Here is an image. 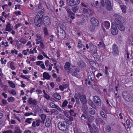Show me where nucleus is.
I'll return each mask as SVG.
<instances>
[{
  "label": "nucleus",
  "mask_w": 133,
  "mask_h": 133,
  "mask_svg": "<svg viewBox=\"0 0 133 133\" xmlns=\"http://www.w3.org/2000/svg\"><path fill=\"white\" fill-rule=\"evenodd\" d=\"M14 63L13 62H12L10 63V66L12 70H14L15 69V67L14 65Z\"/></svg>",
  "instance_id": "nucleus-43"
},
{
  "label": "nucleus",
  "mask_w": 133,
  "mask_h": 133,
  "mask_svg": "<svg viewBox=\"0 0 133 133\" xmlns=\"http://www.w3.org/2000/svg\"><path fill=\"white\" fill-rule=\"evenodd\" d=\"M51 121L49 118H48L46 119V122L45 123L46 126L47 127H49L50 125Z\"/></svg>",
  "instance_id": "nucleus-24"
},
{
  "label": "nucleus",
  "mask_w": 133,
  "mask_h": 133,
  "mask_svg": "<svg viewBox=\"0 0 133 133\" xmlns=\"http://www.w3.org/2000/svg\"><path fill=\"white\" fill-rule=\"evenodd\" d=\"M78 96L82 103L83 104H86L87 103L86 97L85 95H82L79 93H78Z\"/></svg>",
  "instance_id": "nucleus-8"
},
{
  "label": "nucleus",
  "mask_w": 133,
  "mask_h": 133,
  "mask_svg": "<svg viewBox=\"0 0 133 133\" xmlns=\"http://www.w3.org/2000/svg\"><path fill=\"white\" fill-rule=\"evenodd\" d=\"M70 66V64L69 62H67L66 63L65 65H64V69L65 70H69V69Z\"/></svg>",
  "instance_id": "nucleus-27"
},
{
  "label": "nucleus",
  "mask_w": 133,
  "mask_h": 133,
  "mask_svg": "<svg viewBox=\"0 0 133 133\" xmlns=\"http://www.w3.org/2000/svg\"><path fill=\"white\" fill-rule=\"evenodd\" d=\"M68 5L69 6H72L78 5L79 3V0H66Z\"/></svg>",
  "instance_id": "nucleus-5"
},
{
  "label": "nucleus",
  "mask_w": 133,
  "mask_h": 133,
  "mask_svg": "<svg viewBox=\"0 0 133 133\" xmlns=\"http://www.w3.org/2000/svg\"><path fill=\"white\" fill-rule=\"evenodd\" d=\"M127 97V99H126L125 101L129 102H131L133 101V97L130 94H129Z\"/></svg>",
  "instance_id": "nucleus-25"
},
{
  "label": "nucleus",
  "mask_w": 133,
  "mask_h": 133,
  "mask_svg": "<svg viewBox=\"0 0 133 133\" xmlns=\"http://www.w3.org/2000/svg\"><path fill=\"white\" fill-rule=\"evenodd\" d=\"M129 94L127 91H124L122 93V95L123 98L126 100L127 99V96L129 95Z\"/></svg>",
  "instance_id": "nucleus-21"
},
{
  "label": "nucleus",
  "mask_w": 133,
  "mask_h": 133,
  "mask_svg": "<svg viewBox=\"0 0 133 133\" xmlns=\"http://www.w3.org/2000/svg\"><path fill=\"white\" fill-rule=\"evenodd\" d=\"M39 15V14H38ZM37 15L35 18L34 21L36 26L38 27H40L43 24V15Z\"/></svg>",
  "instance_id": "nucleus-1"
},
{
  "label": "nucleus",
  "mask_w": 133,
  "mask_h": 133,
  "mask_svg": "<svg viewBox=\"0 0 133 133\" xmlns=\"http://www.w3.org/2000/svg\"><path fill=\"white\" fill-rule=\"evenodd\" d=\"M105 129V130L108 132H110L111 131V128L109 125L106 126Z\"/></svg>",
  "instance_id": "nucleus-36"
},
{
  "label": "nucleus",
  "mask_w": 133,
  "mask_h": 133,
  "mask_svg": "<svg viewBox=\"0 0 133 133\" xmlns=\"http://www.w3.org/2000/svg\"><path fill=\"white\" fill-rule=\"evenodd\" d=\"M90 51L92 53L97 52V47L94 45H91L90 46Z\"/></svg>",
  "instance_id": "nucleus-15"
},
{
  "label": "nucleus",
  "mask_w": 133,
  "mask_h": 133,
  "mask_svg": "<svg viewBox=\"0 0 133 133\" xmlns=\"http://www.w3.org/2000/svg\"><path fill=\"white\" fill-rule=\"evenodd\" d=\"M44 97L47 99H50V97L47 94L44 96Z\"/></svg>",
  "instance_id": "nucleus-61"
},
{
  "label": "nucleus",
  "mask_w": 133,
  "mask_h": 133,
  "mask_svg": "<svg viewBox=\"0 0 133 133\" xmlns=\"http://www.w3.org/2000/svg\"><path fill=\"white\" fill-rule=\"evenodd\" d=\"M51 112L52 113H54V114H57V113H58V111L55 109L52 110Z\"/></svg>",
  "instance_id": "nucleus-57"
},
{
  "label": "nucleus",
  "mask_w": 133,
  "mask_h": 133,
  "mask_svg": "<svg viewBox=\"0 0 133 133\" xmlns=\"http://www.w3.org/2000/svg\"><path fill=\"white\" fill-rule=\"evenodd\" d=\"M92 24L95 26L98 27L99 26V22L98 20L95 18H92L90 20Z\"/></svg>",
  "instance_id": "nucleus-10"
},
{
  "label": "nucleus",
  "mask_w": 133,
  "mask_h": 133,
  "mask_svg": "<svg viewBox=\"0 0 133 133\" xmlns=\"http://www.w3.org/2000/svg\"><path fill=\"white\" fill-rule=\"evenodd\" d=\"M2 133H12V131L11 130H9L5 131H4Z\"/></svg>",
  "instance_id": "nucleus-50"
},
{
  "label": "nucleus",
  "mask_w": 133,
  "mask_h": 133,
  "mask_svg": "<svg viewBox=\"0 0 133 133\" xmlns=\"http://www.w3.org/2000/svg\"><path fill=\"white\" fill-rule=\"evenodd\" d=\"M92 127L93 128V129L95 130H98V128L94 124H92Z\"/></svg>",
  "instance_id": "nucleus-49"
},
{
  "label": "nucleus",
  "mask_w": 133,
  "mask_h": 133,
  "mask_svg": "<svg viewBox=\"0 0 133 133\" xmlns=\"http://www.w3.org/2000/svg\"><path fill=\"white\" fill-rule=\"evenodd\" d=\"M30 60L34 61H35L34 56L33 57L32 56L30 55Z\"/></svg>",
  "instance_id": "nucleus-58"
},
{
  "label": "nucleus",
  "mask_w": 133,
  "mask_h": 133,
  "mask_svg": "<svg viewBox=\"0 0 133 133\" xmlns=\"http://www.w3.org/2000/svg\"><path fill=\"white\" fill-rule=\"evenodd\" d=\"M89 11H90V12L91 11V10L90 9H86L85 8H83V11L84 13H89Z\"/></svg>",
  "instance_id": "nucleus-35"
},
{
  "label": "nucleus",
  "mask_w": 133,
  "mask_h": 133,
  "mask_svg": "<svg viewBox=\"0 0 133 133\" xmlns=\"http://www.w3.org/2000/svg\"><path fill=\"white\" fill-rule=\"evenodd\" d=\"M63 113L64 115L66 117H68L69 116V115L68 114L67 112L65 110H64V111H63Z\"/></svg>",
  "instance_id": "nucleus-63"
},
{
  "label": "nucleus",
  "mask_w": 133,
  "mask_h": 133,
  "mask_svg": "<svg viewBox=\"0 0 133 133\" xmlns=\"http://www.w3.org/2000/svg\"><path fill=\"white\" fill-rule=\"evenodd\" d=\"M65 9L66 10L68 14H69V15H74L75 14L72 12L71 10V9L70 7L68 6H66Z\"/></svg>",
  "instance_id": "nucleus-14"
},
{
  "label": "nucleus",
  "mask_w": 133,
  "mask_h": 133,
  "mask_svg": "<svg viewBox=\"0 0 133 133\" xmlns=\"http://www.w3.org/2000/svg\"><path fill=\"white\" fill-rule=\"evenodd\" d=\"M96 119L97 120L98 123L103 126H104L105 122L101 118H97Z\"/></svg>",
  "instance_id": "nucleus-20"
},
{
  "label": "nucleus",
  "mask_w": 133,
  "mask_h": 133,
  "mask_svg": "<svg viewBox=\"0 0 133 133\" xmlns=\"http://www.w3.org/2000/svg\"><path fill=\"white\" fill-rule=\"evenodd\" d=\"M59 129L63 131H66L68 130L67 125L65 124L64 122L60 121L58 124Z\"/></svg>",
  "instance_id": "nucleus-2"
},
{
  "label": "nucleus",
  "mask_w": 133,
  "mask_h": 133,
  "mask_svg": "<svg viewBox=\"0 0 133 133\" xmlns=\"http://www.w3.org/2000/svg\"><path fill=\"white\" fill-rule=\"evenodd\" d=\"M62 79L61 77H59L57 78L56 79V81L58 82H60L61 81V80Z\"/></svg>",
  "instance_id": "nucleus-62"
},
{
  "label": "nucleus",
  "mask_w": 133,
  "mask_h": 133,
  "mask_svg": "<svg viewBox=\"0 0 133 133\" xmlns=\"http://www.w3.org/2000/svg\"><path fill=\"white\" fill-rule=\"evenodd\" d=\"M93 101L96 106L100 107L102 105V101L99 97L97 96L93 97Z\"/></svg>",
  "instance_id": "nucleus-4"
},
{
  "label": "nucleus",
  "mask_w": 133,
  "mask_h": 133,
  "mask_svg": "<svg viewBox=\"0 0 133 133\" xmlns=\"http://www.w3.org/2000/svg\"><path fill=\"white\" fill-rule=\"evenodd\" d=\"M43 23L45 26L48 25L50 23V18L48 16H45L43 18Z\"/></svg>",
  "instance_id": "nucleus-9"
},
{
  "label": "nucleus",
  "mask_w": 133,
  "mask_h": 133,
  "mask_svg": "<svg viewBox=\"0 0 133 133\" xmlns=\"http://www.w3.org/2000/svg\"><path fill=\"white\" fill-rule=\"evenodd\" d=\"M105 23V26L107 29H108L109 28L110 26V23L107 21H105L104 22Z\"/></svg>",
  "instance_id": "nucleus-33"
},
{
  "label": "nucleus",
  "mask_w": 133,
  "mask_h": 133,
  "mask_svg": "<svg viewBox=\"0 0 133 133\" xmlns=\"http://www.w3.org/2000/svg\"><path fill=\"white\" fill-rule=\"evenodd\" d=\"M8 83L9 84L10 86L11 87L14 88L15 87V85L14 83L11 81H9L8 82Z\"/></svg>",
  "instance_id": "nucleus-34"
},
{
  "label": "nucleus",
  "mask_w": 133,
  "mask_h": 133,
  "mask_svg": "<svg viewBox=\"0 0 133 133\" xmlns=\"http://www.w3.org/2000/svg\"><path fill=\"white\" fill-rule=\"evenodd\" d=\"M37 99L30 98H29L28 103L30 104H32L33 105H35L37 104Z\"/></svg>",
  "instance_id": "nucleus-11"
},
{
  "label": "nucleus",
  "mask_w": 133,
  "mask_h": 133,
  "mask_svg": "<svg viewBox=\"0 0 133 133\" xmlns=\"http://www.w3.org/2000/svg\"><path fill=\"white\" fill-rule=\"evenodd\" d=\"M93 55V56L95 59L96 61H97V59H98V55L97 52H94L93 53H92Z\"/></svg>",
  "instance_id": "nucleus-31"
},
{
  "label": "nucleus",
  "mask_w": 133,
  "mask_h": 133,
  "mask_svg": "<svg viewBox=\"0 0 133 133\" xmlns=\"http://www.w3.org/2000/svg\"><path fill=\"white\" fill-rule=\"evenodd\" d=\"M99 130H95L93 129L92 131H91L90 132L91 133H99L98 131Z\"/></svg>",
  "instance_id": "nucleus-59"
},
{
  "label": "nucleus",
  "mask_w": 133,
  "mask_h": 133,
  "mask_svg": "<svg viewBox=\"0 0 133 133\" xmlns=\"http://www.w3.org/2000/svg\"><path fill=\"white\" fill-rule=\"evenodd\" d=\"M120 6L122 12L124 13H125L126 9V6L122 5H121Z\"/></svg>",
  "instance_id": "nucleus-32"
},
{
  "label": "nucleus",
  "mask_w": 133,
  "mask_h": 133,
  "mask_svg": "<svg viewBox=\"0 0 133 133\" xmlns=\"http://www.w3.org/2000/svg\"><path fill=\"white\" fill-rule=\"evenodd\" d=\"M41 122L40 119H38L36 121V124L37 127H38L40 125V123Z\"/></svg>",
  "instance_id": "nucleus-47"
},
{
  "label": "nucleus",
  "mask_w": 133,
  "mask_h": 133,
  "mask_svg": "<svg viewBox=\"0 0 133 133\" xmlns=\"http://www.w3.org/2000/svg\"><path fill=\"white\" fill-rule=\"evenodd\" d=\"M54 97L56 99L59 100L61 99V96L58 93H56L54 94Z\"/></svg>",
  "instance_id": "nucleus-28"
},
{
  "label": "nucleus",
  "mask_w": 133,
  "mask_h": 133,
  "mask_svg": "<svg viewBox=\"0 0 133 133\" xmlns=\"http://www.w3.org/2000/svg\"><path fill=\"white\" fill-rule=\"evenodd\" d=\"M69 112L70 114V115H71L72 116L73 115L74 113V111L72 109H71L69 111Z\"/></svg>",
  "instance_id": "nucleus-56"
},
{
  "label": "nucleus",
  "mask_w": 133,
  "mask_h": 133,
  "mask_svg": "<svg viewBox=\"0 0 133 133\" xmlns=\"http://www.w3.org/2000/svg\"><path fill=\"white\" fill-rule=\"evenodd\" d=\"M2 103L4 105H6L8 104V102L7 101L4 99H3L2 100Z\"/></svg>",
  "instance_id": "nucleus-48"
},
{
  "label": "nucleus",
  "mask_w": 133,
  "mask_h": 133,
  "mask_svg": "<svg viewBox=\"0 0 133 133\" xmlns=\"http://www.w3.org/2000/svg\"><path fill=\"white\" fill-rule=\"evenodd\" d=\"M44 31L45 34L46 35H48V31L47 30V28H44Z\"/></svg>",
  "instance_id": "nucleus-51"
},
{
  "label": "nucleus",
  "mask_w": 133,
  "mask_h": 133,
  "mask_svg": "<svg viewBox=\"0 0 133 133\" xmlns=\"http://www.w3.org/2000/svg\"><path fill=\"white\" fill-rule=\"evenodd\" d=\"M76 6L72 7V11L74 13H77L78 11H80V10H79V6Z\"/></svg>",
  "instance_id": "nucleus-16"
},
{
  "label": "nucleus",
  "mask_w": 133,
  "mask_h": 133,
  "mask_svg": "<svg viewBox=\"0 0 133 133\" xmlns=\"http://www.w3.org/2000/svg\"><path fill=\"white\" fill-rule=\"evenodd\" d=\"M112 53L114 55L116 56L119 55V51L117 44H114L112 46Z\"/></svg>",
  "instance_id": "nucleus-6"
},
{
  "label": "nucleus",
  "mask_w": 133,
  "mask_h": 133,
  "mask_svg": "<svg viewBox=\"0 0 133 133\" xmlns=\"http://www.w3.org/2000/svg\"><path fill=\"white\" fill-rule=\"evenodd\" d=\"M105 3L107 10L109 11L111 10L112 9L111 2L109 0H106Z\"/></svg>",
  "instance_id": "nucleus-12"
},
{
  "label": "nucleus",
  "mask_w": 133,
  "mask_h": 133,
  "mask_svg": "<svg viewBox=\"0 0 133 133\" xmlns=\"http://www.w3.org/2000/svg\"><path fill=\"white\" fill-rule=\"evenodd\" d=\"M111 31L112 35H116L118 34V30L116 26L112 23Z\"/></svg>",
  "instance_id": "nucleus-7"
},
{
  "label": "nucleus",
  "mask_w": 133,
  "mask_h": 133,
  "mask_svg": "<svg viewBox=\"0 0 133 133\" xmlns=\"http://www.w3.org/2000/svg\"><path fill=\"white\" fill-rule=\"evenodd\" d=\"M88 111L89 113L91 115H94L95 114V111L93 108H90L89 109Z\"/></svg>",
  "instance_id": "nucleus-26"
},
{
  "label": "nucleus",
  "mask_w": 133,
  "mask_h": 133,
  "mask_svg": "<svg viewBox=\"0 0 133 133\" xmlns=\"http://www.w3.org/2000/svg\"><path fill=\"white\" fill-rule=\"evenodd\" d=\"M64 1H60L59 2V3L60 4H61V7H62V6H63L64 5Z\"/></svg>",
  "instance_id": "nucleus-60"
},
{
  "label": "nucleus",
  "mask_w": 133,
  "mask_h": 133,
  "mask_svg": "<svg viewBox=\"0 0 133 133\" xmlns=\"http://www.w3.org/2000/svg\"><path fill=\"white\" fill-rule=\"evenodd\" d=\"M37 58L39 59L42 60L43 59L44 57L42 55H41L38 56Z\"/></svg>",
  "instance_id": "nucleus-55"
},
{
  "label": "nucleus",
  "mask_w": 133,
  "mask_h": 133,
  "mask_svg": "<svg viewBox=\"0 0 133 133\" xmlns=\"http://www.w3.org/2000/svg\"><path fill=\"white\" fill-rule=\"evenodd\" d=\"M59 89L62 91H63L64 89L63 85H60L59 86Z\"/></svg>",
  "instance_id": "nucleus-64"
},
{
  "label": "nucleus",
  "mask_w": 133,
  "mask_h": 133,
  "mask_svg": "<svg viewBox=\"0 0 133 133\" xmlns=\"http://www.w3.org/2000/svg\"><path fill=\"white\" fill-rule=\"evenodd\" d=\"M44 9H42L41 11V12H38L37 15H38L39 16V15L38 14H39V15H43V13H44Z\"/></svg>",
  "instance_id": "nucleus-53"
},
{
  "label": "nucleus",
  "mask_w": 133,
  "mask_h": 133,
  "mask_svg": "<svg viewBox=\"0 0 133 133\" xmlns=\"http://www.w3.org/2000/svg\"><path fill=\"white\" fill-rule=\"evenodd\" d=\"M77 63L78 66L81 68H84L86 66L85 63L82 61H78Z\"/></svg>",
  "instance_id": "nucleus-13"
},
{
  "label": "nucleus",
  "mask_w": 133,
  "mask_h": 133,
  "mask_svg": "<svg viewBox=\"0 0 133 133\" xmlns=\"http://www.w3.org/2000/svg\"><path fill=\"white\" fill-rule=\"evenodd\" d=\"M11 24L9 23H7V24L6 26V28L5 30L6 31H8L9 32H10L12 30V29L11 28Z\"/></svg>",
  "instance_id": "nucleus-18"
},
{
  "label": "nucleus",
  "mask_w": 133,
  "mask_h": 133,
  "mask_svg": "<svg viewBox=\"0 0 133 133\" xmlns=\"http://www.w3.org/2000/svg\"><path fill=\"white\" fill-rule=\"evenodd\" d=\"M114 21L115 24L120 30L122 31H124L125 28L123 25L122 23L121 20H115Z\"/></svg>",
  "instance_id": "nucleus-3"
},
{
  "label": "nucleus",
  "mask_w": 133,
  "mask_h": 133,
  "mask_svg": "<svg viewBox=\"0 0 133 133\" xmlns=\"http://www.w3.org/2000/svg\"><path fill=\"white\" fill-rule=\"evenodd\" d=\"M78 95L77 94H75V95L74 97L76 99V103L78 104H79V101L78 98Z\"/></svg>",
  "instance_id": "nucleus-30"
},
{
  "label": "nucleus",
  "mask_w": 133,
  "mask_h": 133,
  "mask_svg": "<svg viewBox=\"0 0 133 133\" xmlns=\"http://www.w3.org/2000/svg\"><path fill=\"white\" fill-rule=\"evenodd\" d=\"M113 16L115 18V20H121V16L118 14H115L113 15Z\"/></svg>",
  "instance_id": "nucleus-23"
},
{
  "label": "nucleus",
  "mask_w": 133,
  "mask_h": 133,
  "mask_svg": "<svg viewBox=\"0 0 133 133\" xmlns=\"http://www.w3.org/2000/svg\"><path fill=\"white\" fill-rule=\"evenodd\" d=\"M50 107L52 108H55L56 105L53 102H51L50 103Z\"/></svg>",
  "instance_id": "nucleus-44"
},
{
  "label": "nucleus",
  "mask_w": 133,
  "mask_h": 133,
  "mask_svg": "<svg viewBox=\"0 0 133 133\" xmlns=\"http://www.w3.org/2000/svg\"><path fill=\"white\" fill-rule=\"evenodd\" d=\"M96 105L94 104V103H92L90 106L94 109H96L97 108V107L96 106Z\"/></svg>",
  "instance_id": "nucleus-54"
},
{
  "label": "nucleus",
  "mask_w": 133,
  "mask_h": 133,
  "mask_svg": "<svg viewBox=\"0 0 133 133\" xmlns=\"http://www.w3.org/2000/svg\"><path fill=\"white\" fill-rule=\"evenodd\" d=\"M78 48H82L83 47H84V46L83 45L82 43H81V41H79L78 42Z\"/></svg>",
  "instance_id": "nucleus-38"
},
{
  "label": "nucleus",
  "mask_w": 133,
  "mask_h": 133,
  "mask_svg": "<svg viewBox=\"0 0 133 133\" xmlns=\"http://www.w3.org/2000/svg\"><path fill=\"white\" fill-rule=\"evenodd\" d=\"M98 27L91 24L89 27V29L90 31L93 32L95 31L96 29Z\"/></svg>",
  "instance_id": "nucleus-17"
},
{
  "label": "nucleus",
  "mask_w": 133,
  "mask_h": 133,
  "mask_svg": "<svg viewBox=\"0 0 133 133\" xmlns=\"http://www.w3.org/2000/svg\"><path fill=\"white\" fill-rule=\"evenodd\" d=\"M22 131L20 130L19 127H16L15 128V130L14 133H22Z\"/></svg>",
  "instance_id": "nucleus-22"
},
{
  "label": "nucleus",
  "mask_w": 133,
  "mask_h": 133,
  "mask_svg": "<svg viewBox=\"0 0 133 133\" xmlns=\"http://www.w3.org/2000/svg\"><path fill=\"white\" fill-rule=\"evenodd\" d=\"M32 119L31 118H27L26 119L25 122L28 123L30 124L32 121Z\"/></svg>",
  "instance_id": "nucleus-39"
},
{
  "label": "nucleus",
  "mask_w": 133,
  "mask_h": 133,
  "mask_svg": "<svg viewBox=\"0 0 133 133\" xmlns=\"http://www.w3.org/2000/svg\"><path fill=\"white\" fill-rule=\"evenodd\" d=\"M68 103V101L67 100H65L62 104V107H64L66 106Z\"/></svg>",
  "instance_id": "nucleus-42"
},
{
  "label": "nucleus",
  "mask_w": 133,
  "mask_h": 133,
  "mask_svg": "<svg viewBox=\"0 0 133 133\" xmlns=\"http://www.w3.org/2000/svg\"><path fill=\"white\" fill-rule=\"evenodd\" d=\"M87 125H88L90 131V132H91L93 130V128L92 127V126H91V125L90 124H89V123H87Z\"/></svg>",
  "instance_id": "nucleus-52"
},
{
  "label": "nucleus",
  "mask_w": 133,
  "mask_h": 133,
  "mask_svg": "<svg viewBox=\"0 0 133 133\" xmlns=\"http://www.w3.org/2000/svg\"><path fill=\"white\" fill-rule=\"evenodd\" d=\"M20 42L22 43L25 44L26 42V40L23 38H21L19 40Z\"/></svg>",
  "instance_id": "nucleus-45"
},
{
  "label": "nucleus",
  "mask_w": 133,
  "mask_h": 133,
  "mask_svg": "<svg viewBox=\"0 0 133 133\" xmlns=\"http://www.w3.org/2000/svg\"><path fill=\"white\" fill-rule=\"evenodd\" d=\"M100 114L104 119H107V116L103 111H100Z\"/></svg>",
  "instance_id": "nucleus-29"
},
{
  "label": "nucleus",
  "mask_w": 133,
  "mask_h": 133,
  "mask_svg": "<svg viewBox=\"0 0 133 133\" xmlns=\"http://www.w3.org/2000/svg\"><path fill=\"white\" fill-rule=\"evenodd\" d=\"M63 121L64 122V123H66L67 124L69 125L71 124H72L71 121L69 120L68 119H65V121Z\"/></svg>",
  "instance_id": "nucleus-41"
},
{
  "label": "nucleus",
  "mask_w": 133,
  "mask_h": 133,
  "mask_svg": "<svg viewBox=\"0 0 133 133\" xmlns=\"http://www.w3.org/2000/svg\"><path fill=\"white\" fill-rule=\"evenodd\" d=\"M7 100L9 102H13L14 101L15 99L13 97H10L8 98Z\"/></svg>",
  "instance_id": "nucleus-40"
},
{
  "label": "nucleus",
  "mask_w": 133,
  "mask_h": 133,
  "mask_svg": "<svg viewBox=\"0 0 133 133\" xmlns=\"http://www.w3.org/2000/svg\"><path fill=\"white\" fill-rule=\"evenodd\" d=\"M43 76L44 78L47 79H50L51 77L49 75L48 73L46 72H45L43 73Z\"/></svg>",
  "instance_id": "nucleus-19"
},
{
  "label": "nucleus",
  "mask_w": 133,
  "mask_h": 133,
  "mask_svg": "<svg viewBox=\"0 0 133 133\" xmlns=\"http://www.w3.org/2000/svg\"><path fill=\"white\" fill-rule=\"evenodd\" d=\"M88 74L89 76H90L92 77L95 78V76L94 74L92 72L90 71V72H88Z\"/></svg>",
  "instance_id": "nucleus-37"
},
{
  "label": "nucleus",
  "mask_w": 133,
  "mask_h": 133,
  "mask_svg": "<svg viewBox=\"0 0 133 133\" xmlns=\"http://www.w3.org/2000/svg\"><path fill=\"white\" fill-rule=\"evenodd\" d=\"M42 119H45L46 117V115L44 114H42L39 115Z\"/></svg>",
  "instance_id": "nucleus-46"
}]
</instances>
